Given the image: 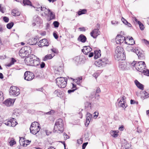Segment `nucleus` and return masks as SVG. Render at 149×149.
<instances>
[{"instance_id":"f257e3e1","label":"nucleus","mask_w":149,"mask_h":149,"mask_svg":"<svg viewBox=\"0 0 149 149\" xmlns=\"http://www.w3.org/2000/svg\"><path fill=\"white\" fill-rule=\"evenodd\" d=\"M26 58L25 63L27 65L37 66L40 64L39 58L34 55L31 54Z\"/></svg>"},{"instance_id":"f03ea898","label":"nucleus","mask_w":149,"mask_h":149,"mask_svg":"<svg viewBox=\"0 0 149 149\" xmlns=\"http://www.w3.org/2000/svg\"><path fill=\"white\" fill-rule=\"evenodd\" d=\"M131 65L133 67H135L137 70L141 72L143 71V70L145 69V67L144 62L142 61L139 62L134 61L131 63Z\"/></svg>"},{"instance_id":"7ed1b4c3","label":"nucleus","mask_w":149,"mask_h":149,"mask_svg":"<svg viewBox=\"0 0 149 149\" xmlns=\"http://www.w3.org/2000/svg\"><path fill=\"white\" fill-rule=\"evenodd\" d=\"M63 130V124L62 119L59 118L55 122L54 131L56 132L59 131L62 132Z\"/></svg>"},{"instance_id":"20e7f679","label":"nucleus","mask_w":149,"mask_h":149,"mask_svg":"<svg viewBox=\"0 0 149 149\" xmlns=\"http://www.w3.org/2000/svg\"><path fill=\"white\" fill-rule=\"evenodd\" d=\"M110 63V62L106 58L100 59L96 61L95 63V65L98 67L101 66H104L107 64H109Z\"/></svg>"},{"instance_id":"39448f33","label":"nucleus","mask_w":149,"mask_h":149,"mask_svg":"<svg viewBox=\"0 0 149 149\" xmlns=\"http://www.w3.org/2000/svg\"><path fill=\"white\" fill-rule=\"evenodd\" d=\"M56 83L58 86L62 89L65 87V78L60 77L57 78L56 80Z\"/></svg>"},{"instance_id":"423d86ee","label":"nucleus","mask_w":149,"mask_h":149,"mask_svg":"<svg viewBox=\"0 0 149 149\" xmlns=\"http://www.w3.org/2000/svg\"><path fill=\"white\" fill-rule=\"evenodd\" d=\"M20 90L18 88L14 86H11L10 88V95L17 96L19 94Z\"/></svg>"},{"instance_id":"0eeeda50","label":"nucleus","mask_w":149,"mask_h":149,"mask_svg":"<svg viewBox=\"0 0 149 149\" xmlns=\"http://www.w3.org/2000/svg\"><path fill=\"white\" fill-rule=\"evenodd\" d=\"M126 97L124 96H123L120 99L119 98L117 100L118 102V106L120 107H122L124 109L127 107V105L126 104L125 100Z\"/></svg>"},{"instance_id":"6e6552de","label":"nucleus","mask_w":149,"mask_h":149,"mask_svg":"<svg viewBox=\"0 0 149 149\" xmlns=\"http://www.w3.org/2000/svg\"><path fill=\"white\" fill-rule=\"evenodd\" d=\"M126 40L127 39L125 37L120 35H117L115 39L116 44H121L124 42L126 44H127Z\"/></svg>"},{"instance_id":"1a4fd4ad","label":"nucleus","mask_w":149,"mask_h":149,"mask_svg":"<svg viewBox=\"0 0 149 149\" xmlns=\"http://www.w3.org/2000/svg\"><path fill=\"white\" fill-rule=\"evenodd\" d=\"M24 79L27 81L32 80L34 77V74L31 72L29 71H26L24 75Z\"/></svg>"},{"instance_id":"9d476101","label":"nucleus","mask_w":149,"mask_h":149,"mask_svg":"<svg viewBox=\"0 0 149 149\" xmlns=\"http://www.w3.org/2000/svg\"><path fill=\"white\" fill-rule=\"evenodd\" d=\"M131 51L135 53L140 59L142 60L145 58V57L143 53L142 52L140 51L138 49L132 48L131 49Z\"/></svg>"},{"instance_id":"9b49d317","label":"nucleus","mask_w":149,"mask_h":149,"mask_svg":"<svg viewBox=\"0 0 149 149\" xmlns=\"http://www.w3.org/2000/svg\"><path fill=\"white\" fill-rule=\"evenodd\" d=\"M115 59L118 61L123 60L125 59V54L124 53H115Z\"/></svg>"},{"instance_id":"f8f14e48","label":"nucleus","mask_w":149,"mask_h":149,"mask_svg":"<svg viewBox=\"0 0 149 149\" xmlns=\"http://www.w3.org/2000/svg\"><path fill=\"white\" fill-rule=\"evenodd\" d=\"M128 64L125 61H120L119 62L118 67L120 69L122 70L127 69Z\"/></svg>"},{"instance_id":"ddd939ff","label":"nucleus","mask_w":149,"mask_h":149,"mask_svg":"<svg viewBox=\"0 0 149 149\" xmlns=\"http://www.w3.org/2000/svg\"><path fill=\"white\" fill-rule=\"evenodd\" d=\"M38 45L40 47L44 46H47L49 45V43L46 39L44 38L40 41L38 43Z\"/></svg>"},{"instance_id":"4468645a","label":"nucleus","mask_w":149,"mask_h":149,"mask_svg":"<svg viewBox=\"0 0 149 149\" xmlns=\"http://www.w3.org/2000/svg\"><path fill=\"white\" fill-rule=\"evenodd\" d=\"M100 34V32L97 29H93L90 33V35L94 38H96L97 36Z\"/></svg>"},{"instance_id":"2eb2a0df","label":"nucleus","mask_w":149,"mask_h":149,"mask_svg":"<svg viewBox=\"0 0 149 149\" xmlns=\"http://www.w3.org/2000/svg\"><path fill=\"white\" fill-rule=\"evenodd\" d=\"M40 126H36V127H30V132L33 134H36L38 133L40 130Z\"/></svg>"},{"instance_id":"dca6fc26","label":"nucleus","mask_w":149,"mask_h":149,"mask_svg":"<svg viewBox=\"0 0 149 149\" xmlns=\"http://www.w3.org/2000/svg\"><path fill=\"white\" fill-rule=\"evenodd\" d=\"M83 48L82 51L84 54L86 55H87L92 50L91 48L88 46H84Z\"/></svg>"},{"instance_id":"f3484780","label":"nucleus","mask_w":149,"mask_h":149,"mask_svg":"<svg viewBox=\"0 0 149 149\" xmlns=\"http://www.w3.org/2000/svg\"><path fill=\"white\" fill-rule=\"evenodd\" d=\"M39 39L37 36H36L35 38L29 39L28 40V43L30 45H34L37 43Z\"/></svg>"},{"instance_id":"a211bd4d","label":"nucleus","mask_w":149,"mask_h":149,"mask_svg":"<svg viewBox=\"0 0 149 149\" xmlns=\"http://www.w3.org/2000/svg\"><path fill=\"white\" fill-rule=\"evenodd\" d=\"M86 121L85 122V125L86 126H88L89 124L90 121L91 119L92 115L88 112H87L86 115Z\"/></svg>"},{"instance_id":"6ab92c4d","label":"nucleus","mask_w":149,"mask_h":149,"mask_svg":"<svg viewBox=\"0 0 149 149\" xmlns=\"http://www.w3.org/2000/svg\"><path fill=\"white\" fill-rule=\"evenodd\" d=\"M14 102L12 99L9 98L5 101L3 103L7 106L9 107L13 105Z\"/></svg>"},{"instance_id":"aec40b11","label":"nucleus","mask_w":149,"mask_h":149,"mask_svg":"<svg viewBox=\"0 0 149 149\" xmlns=\"http://www.w3.org/2000/svg\"><path fill=\"white\" fill-rule=\"evenodd\" d=\"M126 38L127 39H127L129 41V43L128 44L130 45V47H128L127 49H128V48H130L129 49L131 51V49L132 48H134L132 47V46L133 44H135V41L132 37H131L130 38H128L127 37V38Z\"/></svg>"},{"instance_id":"412c9836","label":"nucleus","mask_w":149,"mask_h":149,"mask_svg":"<svg viewBox=\"0 0 149 149\" xmlns=\"http://www.w3.org/2000/svg\"><path fill=\"white\" fill-rule=\"evenodd\" d=\"M87 38L83 34L80 35L77 38V40L83 43H84L86 42Z\"/></svg>"},{"instance_id":"4be33fe9","label":"nucleus","mask_w":149,"mask_h":149,"mask_svg":"<svg viewBox=\"0 0 149 149\" xmlns=\"http://www.w3.org/2000/svg\"><path fill=\"white\" fill-rule=\"evenodd\" d=\"M31 48L30 47L28 46L25 47L24 48H22L19 51V56H20V55L21 54H23V52H24L25 51H28V49H29V50H30V51H31Z\"/></svg>"},{"instance_id":"5701e85b","label":"nucleus","mask_w":149,"mask_h":149,"mask_svg":"<svg viewBox=\"0 0 149 149\" xmlns=\"http://www.w3.org/2000/svg\"><path fill=\"white\" fill-rule=\"evenodd\" d=\"M91 103L86 102L85 103V108L86 110L88 111L91 109Z\"/></svg>"},{"instance_id":"b1692460","label":"nucleus","mask_w":149,"mask_h":149,"mask_svg":"<svg viewBox=\"0 0 149 149\" xmlns=\"http://www.w3.org/2000/svg\"><path fill=\"white\" fill-rule=\"evenodd\" d=\"M134 83L137 87L139 89L141 90H143V85L140 83L137 80H135L134 81Z\"/></svg>"},{"instance_id":"393cba45","label":"nucleus","mask_w":149,"mask_h":149,"mask_svg":"<svg viewBox=\"0 0 149 149\" xmlns=\"http://www.w3.org/2000/svg\"><path fill=\"white\" fill-rule=\"evenodd\" d=\"M54 56V54H47L43 58V61H46L47 60L52 59Z\"/></svg>"},{"instance_id":"a878e982","label":"nucleus","mask_w":149,"mask_h":149,"mask_svg":"<svg viewBox=\"0 0 149 149\" xmlns=\"http://www.w3.org/2000/svg\"><path fill=\"white\" fill-rule=\"evenodd\" d=\"M115 53H124L123 48L120 46H118L116 48L115 51Z\"/></svg>"},{"instance_id":"bb28decb","label":"nucleus","mask_w":149,"mask_h":149,"mask_svg":"<svg viewBox=\"0 0 149 149\" xmlns=\"http://www.w3.org/2000/svg\"><path fill=\"white\" fill-rule=\"evenodd\" d=\"M10 127H15L17 124V122L15 121V119L13 118H12L10 119Z\"/></svg>"},{"instance_id":"cd10ccee","label":"nucleus","mask_w":149,"mask_h":149,"mask_svg":"<svg viewBox=\"0 0 149 149\" xmlns=\"http://www.w3.org/2000/svg\"><path fill=\"white\" fill-rule=\"evenodd\" d=\"M82 78L81 77H78L76 79H74V81L77 84L80 85V84L82 82Z\"/></svg>"},{"instance_id":"c85d7f7f","label":"nucleus","mask_w":149,"mask_h":149,"mask_svg":"<svg viewBox=\"0 0 149 149\" xmlns=\"http://www.w3.org/2000/svg\"><path fill=\"white\" fill-rule=\"evenodd\" d=\"M100 51H95V56H94V58L95 59H96L100 57L101 55L100 54Z\"/></svg>"},{"instance_id":"c756f323","label":"nucleus","mask_w":149,"mask_h":149,"mask_svg":"<svg viewBox=\"0 0 149 149\" xmlns=\"http://www.w3.org/2000/svg\"><path fill=\"white\" fill-rule=\"evenodd\" d=\"M118 131L111 130L110 132V134L113 137H116L118 136Z\"/></svg>"},{"instance_id":"7c9ffc66","label":"nucleus","mask_w":149,"mask_h":149,"mask_svg":"<svg viewBox=\"0 0 149 149\" xmlns=\"http://www.w3.org/2000/svg\"><path fill=\"white\" fill-rule=\"evenodd\" d=\"M12 14L13 16H18L20 15V13L17 10L14 9L12 10Z\"/></svg>"},{"instance_id":"2f4dec72","label":"nucleus","mask_w":149,"mask_h":149,"mask_svg":"<svg viewBox=\"0 0 149 149\" xmlns=\"http://www.w3.org/2000/svg\"><path fill=\"white\" fill-rule=\"evenodd\" d=\"M16 62V61L15 59L14 58H12L10 62L7 64V66L8 67H10L11 66V65L14 64V63Z\"/></svg>"},{"instance_id":"473e14b6","label":"nucleus","mask_w":149,"mask_h":149,"mask_svg":"<svg viewBox=\"0 0 149 149\" xmlns=\"http://www.w3.org/2000/svg\"><path fill=\"white\" fill-rule=\"evenodd\" d=\"M80 57L79 56H77L75 57L73 59L74 62L76 64H78L79 63Z\"/></svg>"},{"instance_id":"72a5a7b5","label":"nucleus","mask_w":149,"mask_h":149,"mask_svg":"<svg viewBox=\"0 0 149 149\" xmlns=\"http://www.w3.org/2000/svg\"><path fill=\"white\" fill-rule=\"evenodd\" d=\"M23 3L24 6L27 5L32 6L31 3L29 0H23Z\"/></svg>"},{"instance_id":"f704fd0d","label":"nucleus","mask_w":149,"mask_h":149,"mask_svg":"<svg viewBox=\"0 0 149 149\" xmlns=\"http://www.w3.org/2000/svg\"><path fill=\"white\" fill-rule=\"evenodd\" d=\"M19 142L21 145H22L23 146H26L27 145V144H25L24 142V138L23 137H20V140Z\"/></svg>"},{"instance_id":"c9c22d12","label":"nucleus","mask_w":149,"mask_h":149,"mask_svg":"<svg viewBox=\"0 0 149 149\" xmlns=\"http://www.w3.org/2000/svg\"><path fill=\"white\" fill-rule=\"evenodd\" d=\"M48 11L49 13H50V20L52 19H54L55 18V15L53 14L52 12L49 9H48Z\"/></svg>"},{"instance_id":"e433bc0d","label":"nucleus","mask_w":149,"mask_h":149,"mask_svg":"<svg viewBox=\"0 0 149 149\" xmlns=\"http://www.w3.org/2000/svg\"><path fill=\"white\" fill-rule=\"evenodd\" d=\"M87 12V10L86 9H80L79 10L78 12V14L79 15H80L82 14H85Z\"/></svg>"},{"instance_id":"4c0bfd02","label":"nucleus","mask_w":149,"mask_h":149,"mask_svg":"<svg viewBox=\"0 0 149 149\" xmlns=\"http://www.w3.org/2000/svg\"><path fill=\"white\" fill-rule=\"evenodd\" d=\"M29 49H28V51H25L24 52H23V54H21L20 55V56H21L22 57L24 58V57H27L29 56V51L28 50Z\"/></svg>"},{"instance_id":"58836bf2","label":"nucleus","mask_w":149,"mask_h":149,"mask_svg":"<svg viewBox=\"0 0 149 149\" xmlns=\"http://www.w3.org/2000/svg\"><path fill=\"white\" fill-rule=\"evenodd\" d=\"M62 67L61 66H60L58 68L55 69L54 72L56 74H59L58 72H62Z\"/></svg>"},{"instance_id":"ea45409f","label":"nucleus","mask_w":149,"mask_h":149,"mask_svg":"<svg viewBox=\"0 0 149 149\" xmlns=\"http://www.w3.org/2000/svg\"><path fill=\"white\" fill-rule=\"evenodd\" d=\"M40 17L37 15L34 16L33 17V21L36 22H40Z\"/></svg>"},{"instance_id":"a19ab883","label":"nucleus","mask_w":149,"mask_h":149,"mask_svg":"<svg viewBox=\"0 0 149 149\" xmlns=\"http://www.w3.org/2000/svg\"><path fill=\"white\" fill-rule=\"evenodd\" d=\"M143 72H143L144 75L149 76V70L145 68V69H143Z\"/></svg>"},{"instance_id":"79ce46f5","label":"nucleus","mask_w":149,"mask_h":149,"mask_svg":"<svg viewBox=\"0 0 149 149\" xmlns=\"http://www.w3.org/2000/svg\"><path fill=\"white\" fill-rule=\"evenodd\" d=\"M14 25V23L13 22L9 23L6 25L7 28L9 29H11Z\"/></svg>"},{"instance_id":"37998d69","label":"nucleus","mask_w":149,"mask_h":149,"mask_svg":"<svg viewBox=\"0 0 149 149\" xmlns=\"http://www.w3.org/2000/svg\"><path fill=\"white\" fill-rule=\"evenodd\" d=\"M64 88V89H61L62 91H61L59 92V94L60 95V97L61 98H63V95H64V93L65 92V90Z\"/></svg>"},{"instance_id":"c03bdc74","label":"nucleus","mask_w":149,"mask_h":149,"mask_svg":"<svg viewBox=\"0 0 149 149\" xmlns=\"http://www.w3.org/2000/svg\"><path fill=\"white\" fill-rule=\"evenodd\" d=\"M16 141H15V140L13 138L12 139H11V141L9 142L10 146H13L14 145L16 144Z\"/></svg>"},{"instance_id":"a18cd8bd","label":"nucleus","mask_w":149,"mask_h":149,"mask_svg":"<svg viewBox=\"0 0 149 149\" xmlns=\"http://www.w3.org/2000/svg\"><path fill=\"white\" fill-rule=\"evenodd\" d=\"M53 24L55 28H58L59 26V23L58 22L55 21L53 22Z\"/></svg>"},{"instance_id":"49530a36","label":"nucleus","mask_w":149,"mask_h":149,"mask_svg":"<svg viewBox=\"0 0 149 149\" xmlns=\"http://www.w3.org/2000/svg\"><path fill=\"white\" fill-rule=\"evenodd\" d=\"M138 23L139 24L140 29L142 30H143L144 29V26L143 24L139 21H138Z\"/></svg>"},{"instance_id":"de8ad7c7","label":"nucleus","mask_w":149,"mask_h":149,"mask_svg":"<svg viewBox=\"0 0 149 149\" xmlns=\"http://www.w3.org/2000/svg\"><path fill=\"white\" fill-rule=\"evenodd\" d=\"M36 126H39V124L37 122H34L32 123L30 127H36Z\"/></svg>"},{"instance_id":"09e8293b","label":"nucleus","mask_w":149,"mask_h":149,"mask_svg":"<svg viewBox=\"0 0 149 149\" xmlns=\"http://www.w3.org/2000/svg\"><path fill=\"white\" fill-rule=\"evenodd\" d=\"M4 99L3 94L2 92L0 91V102L2 101Z\"/></svg>"},{"instance_id":"8fccbe9b","label":"nucleus","mask_w":149,"mask_h":149,"mask_svg":"<svg viewBox=\"0 0 149 149\" xmlns=\"http://www.w3.org/2000/svg\"><path fill=\"white\" fill-rule=\"evenodd\" d=\"M143 94L144 95L143 98L144 99L148 97L149 94H148L145 91H144L143 92Z\"/></svg>"},{"instance_id":"3c124183","label":"nucleus","mask_w":149,"mask_h":149,"mask_svg":"<svg viewBox=\"0 0 149 149\" xmlns=\"http://www.w3.org/2000/svg\"><path fill=\"white\" fill-rule=\"evenodd\" d=\"M54 113V111L53 110H51L45 113L44 114H46L47 115H52Z\"/></svg>"},{"instance_id":"603ef678","label":"nucleus","mask_w":149,"mask_h":149,"mask_svg":"<svg viewBox=\"0 0 149 149\" xmlns=\"http://www.w3.org/2000/svg\"><path fill=\"white\" fill-rule=\"evenodd\" d=\"M3 123L5 124L7 126L10 127V120H8L7 121H4V122H3Z\"/></svg>"},{"instance_id":"864d4df0","label":"nucleus","mask_w":149,"mask_h":149,"mask_svg":"<svg viewBox=\"0 0 149 149\" xmlns=\"http://www.w3.org/2000/svg\"><path fill=\"white\" fill-rule=\"evenodd\" d=\"M3 19L4 21L6 23L8 22L9 20V18L8 17L6 16L3 17Z\"/></svg>"},{"instance_id":"5fc2aeb1","label":"nucleus","mask_w":149,"mask_h":149,"mask_svg":"<svg viewBox=\"0 0 149 149\" xmlns=\"http://www.w3.org/2000/svg\"><path fill=\"white\" fill-rule=\"evenodd\" d=\"M100 74L99 72H97L94 74L93 76L95 78H96Z\"/></svg>"},{"instance_id":"6e6d98bb","label":"nucleus","mask_w":149,"mask_h":149,"mask_svg":"<svg viewBox=\"0 0 149 149\" xmlns=\"http://www.w3.org/2000/svg\"><path fill=\"white\" fill-rule=\"evenodd\" d=\"M45 64L44 62H42L40 64V67L41 68H44L45 66Z\"/></svg>"},{"instance_id":"4d7b16f0","label":"nucleus","mask_w":149,"mask_h":149,"mask_svg":"<svg viewBox=\"0 0 149 149\" xmlns=\"http://www.w3.org/2000/svg\"><path fill=\"white\" fill-rule=\"evenodd\" d=\"M121 20L123 23L125 24H126L128 22L123 17H122Z\"/></svg>"},{"instance_id":"13d9d810","label":"nucleus","mask_w":149,"mask_h":149,"mask_svg":"<svg viewBox=\"0 0 149 149\" xmlns=\"http://www.w3.org/2000/svg\"><path fill=\"white\" fill-rule=\"evenodd\" d=\"M88 144V142H86L83 143L82 146V149H85Z\"/></svg>"},{"instance_id":"bf43d9fd","label":"nucleus","mask_w":149,"mask_h":149,"mask_svg":"<svg viewBox=\"0 0 149 149\" xmlns=\"http://www.w3.org/2000/svg\"><path fill=\"white\" fill-rule=\"evenodd\" d=\"M111 23L112 24L114 25H117L118 23L116 21L113 20L111 21Z\"/></svg>"},{"instance_id":"052dcab7","label":"nucleus","mask_w":149,"mask_h":149,"mask_svg":"<svg viewBox=\"0 0 149 149\" xmlns=\"http://www.w3.org/2000/svg\"><path fill=\"white\" fill-rule=\"evenodd\" d=\"M53 35L54 37L56 39H57L58 38V35L55 32H54Z\"/></svg>"},{"instance_id":"680f3d73","label":"nucleus","mask_w":149,"mask_h":149,"mask_svg":"<svg viewBox=\"0 0 149 149\" xmlns=\"http://www.w3.org/2000/svg\"><path fill=\"white\" fill-rule=\"evenodd\" d=\"M77 143L79 144H81L83 142V140L82 138L78 139L77 140Z\"/></svg>"},{"instance_id":"e2e57ef3","label":"nucleus","mask_w":149,"mask_h":149,"mask_svg":"<svg viewBox=\"0 0 149 149\" xmlns=\"http://www.w3.org/2000/svg\"><path fill=\"white\" fill-rule=\"evenodd\" d=\"M0 11L2 13H4V8L1 7V4H0Z\"/></svg>"},{"instance_id":"0e129e2a","label":"nucleus","mask_w":149,"mask_h":149,"mask_svg":"<svg viewBox=\"0 0 149 149\" xmlns=\"http://www.w3.org/2000/svg\"><path fill=\"white\" fill-rule=\"evenodd\" d=\"M4 29L2 28V25L0 24V32L2 33L3 32Z\"/></svg>"},{"instance_id":"69168bd1","label":"nucleus","mask_w":149,"mask_h":149,"mask_svg":"<svg viewBox=\"0 0 149 149\" xmlns=\"http://www.w3.org/2000/svg\"><path fill=\"white\" fill-rule=\"evenodd\" d=\"M75 90H76V89H70L68 90V93H70L72 92H74Z\"/></svg>"},{"instance_id":"338daca9","label":"nucleus","mask_w":149,"mask_h":149,"mask_svg":"<svg viewBox=\"0 0 149 149\" xmlns=\"http://www.w3.org/2000/svg\"><path fill=\"white\" fill-rule=\"evenodd\" d=\"M67 37H69V38H73L74 37V36L73 35L70 34L69 33H68H68H67Z\"/></svg>"},{"instance_id":"774afa93","label":"nucleus","mask_w":149,"mask_h":149,"mask_svg":"<svg viewBox=\"0 0 149 149\" xmlns=\"http://www.w3.org/2000/svg\"><path fill=\"white\" fill-rule=\"evenodd\" d=\"M79 29L80 30V31H86V29L84 27H80L79 28Z\"/></svg>"}]
</instances>
